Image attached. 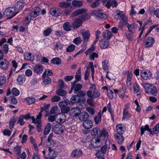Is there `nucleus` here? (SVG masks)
I'll return each instance as SVG.
<instances>
[{"mask_svg":"<svg viewBox=\"0 0 159 159\" xmlns=\"http://www.w3.org/2000/svg\"><path fill=\"white\" fill-rule=\"evenodd\" d=\"M147 130L151 134H157L159 133V124L157 123L156 125L153 129L152 131L151 129L149 128L148 125H146L144 127L142 126L141 127V134L142 135L144 133V131Z\"/></svg>","mask_w":159,"mask_h":159,"instance_id":"obj_1","label":"nucleus"},{"mask_svg":"<svg viewBox=\"0 0 159 159\" xmlns=\"http://www.w3.org/2000/svg\"><path fill=\"white\" fill-rule=\"evenodd\" d=\"M91 15L97 18L100 20H104L107 19V15L101 11L100 9L98 10H93L91 12Z\"/></svg>","mask_w":159,"mask_h":159,"instance_id":"obj_2","label":"nucleus"},{"mask_svg":"<svg viewBox=\"0 0 159 159\" xmlns=\"http://www.w3.org/2000/svg\"><path fill=\"white\" fill-rule=\"evenodd\" d=\"M18 12V10H16L12 7H10L7 8L4 11V14L7 16H9L11 18L15 16Z\"/></svg>","mask_w":159,"mask_h":159,"instance_id":"obj_3","label":"nucleus"},{"mask_svg":"<svg viewBox=\"0 0 159 159\" xmlns=\"http://www.w3.org/2000/svg\"><path fill=\"white\" fill-rule=\"evenodd\" d=\"M65 129V126L61 124H57L52 128V129L54 132L57 134H62L63 133Z\"/></svg>","mask_w":159,"mask_h":159,"instance_id":"obj_4","label":"nucleus"},{"mask_svg":"<svg viewBox=\"0 0 159 159\" xmlns=\"http://www.w3.org/2000/svg\"><path fill=\"white\" fill-rule=\"evenodd\" d=\"M101 143L100 139L98 138H93L91 141L90 147L91 148H98L101 146Z\"/></svg>","mask_w":159,"mask_h":159,"instance_id":"obj_5","label":"nucleus"},{"mask_svg":"<svg viewBox=\"0 0 159 159\" xmlns=\"http://www.w3.org/2000/svg\"><path fill=\"white\" fill-rule=\"evenodd\" d=\"M80 33L82 36L84 42H87L89 41L90 36L89 31V30L86 31L84 30H80Z\"/></svg>","mask_w":159,"mask_h":159,"instance_id":"obj_6","label":"nucleus"},{"mask_svg":"<svg viewBox=\"0 0 159 159\" xmlns=\"http://www.w3.org/2000/svg\"><path fill=\"white\" fill-rule=\"evenodd\" d=\"M140 75L141 77L143 79L147 80L151 77L152 73L149 70L145 69L141 71Z\"/></svg>","mask_w":159,"mask_h":159,"instance_id":"obj_7","label":"nucleus"},{"mask_svg":"<svg viewBox=\"0 0 159 159\" xmlns=\"http://www.w3.org/2000/svg\"><path fill=\"white\" fill-rule=\"evenodd\" d=\"M40 8L38 7H35L32 9L31 12L29 14L30 18H35L37 17L39 13Z\"/></svg>","mask_w":159,"mask_h":159,"instance_id":"obj_8","label":"nucleus"},{"mask_svg":"<svg viewBox=\"0 0 159 159\" xmlns=\"http://www.w3.org/2000/svg\"><path fill=\"white\" fill-rule=\"evenodd\" d=\"M49 11L52 15L55 17L60 16L61 14V10L59 9L52 8L50 9Z\"/></svg>","mask_w":159,"mask_h":159,"instance_id":"obj_9","label":"nucleus"},{"mask_svg":"<svg viewBox=\"0 0 159 159\" xmlns=\"http://www.w3.org/2000/svg\"><path fill=\"white\" fill-rule=\"evenodd\" d=\"M125 23L126 24V26L129 31L132 33H134L137 29V25L135 23L129 24L126 20L125 21Z\"/></svg>","mask_w":159,"mask_h":159,"instance_id":"obj_10","label":"nucleus"},{"mask_svg":"<svg viewBox=\"0 0 159 159\" xmlns=\"http://www.w3.org/2000/svg\"><path fill=\"white\" fill-rule=\"evenodd\" d=\"M154 42L155 40L153 38L150 37H148L145 41V47L147 48L152 47Z\"/></svg>","mask_w":159,"mask_h":159,"instance_id":"obj_11","label":"nucleus"},{"mask_svg":"<svg viewBox=\"0 0 159 159\" xmlns=\"http://www.w3.org/2000/svg\"><path fill=\"white\" fill-rule=\"evenodd\" d=\"M81 111L78 107H75L72 108L70 111V114L72 116L76 117L79 116Z\"/></svg>","mask_w":159,"mask_h":159,"instance_id":"obj_12","label":"nucleus"},{"mask_svg":"<svg viewBox=\"0 0 159 159\" xmlns=\"http://www.w3.org/2000/svg\"><path fill=\"white\" fill-rule=\"evenodd\" d=\"M47 70H46L42 75L43 82L45 84H50L51 82V79L47 76Z\"/></svg>","mask_w":159,"mask_h":159,"instance_id":"obj_13","label":"nucleus"},{"mask_svg":"<svg viewBox=\"0 0 159 159\" xmlns=\"http://www.w3.org/2000/svg\"><path fill=\"white\" fill-rule=\"evenodd\" d=\"M0 60V68L3 70H6L8 68L9 62L6 59H2Z\"/></svg>","mask_w":159,"mask_h":159,"instance_id":"obj_14","label":"nucleus"},{"mask_svg":"<svg viewBox=\"0 0 159 159\" xmlns=\"http://www.w3.org/2000/svg\"><path fill=\"white\" fill-rule=\"evenodd\" d=\"M118 3L116 0H112L108 1L105 6L108 8H109L111 6L113 7H116Z\"/></svg>","mask_w":159,"mask_h":159,"instance_id":"obj_15","label":"nucleus"},{"mask_svg":"<svg viewBox=\"0 0 159 159\" xmlns=\"http://www.w3.org/2000/svg\"><path fill=\"white\" fill-rule=\"evenodd\" d=\"M76 81H74L71 83V88L70 89H81L82 85L81 84H78Z\"/></svg>","mask_w":159,"mask_h":159,"instance_id":"obj_16","label":"nucleus"},{"mask_svg":"<svg viewBox=\"0 0 159 159\" xmlns=\"http://www.w3.org/2000/svg\"><path fill=\"white\" fill-rule=\"evenodd\" d=\"M78 116L80 120L84 121L87 120V119L89 118V115L86 112H83L80 113Z\"/></svg>","mask_w":159,"mask_h":159,"instance_id":"obj_17","label":"nucleus"},{"mask_svg":"<svg viewBox=\"0 0 159 159\" xmlns=\"http://www.w3.org/2000/svg\"><path fill=\"white\" fill-rule=\"evenodd\" d=\"M24 59L25 60L30 61H33L34 60V57L31 53L27 52L24 55Z\"/></svg>","mask_w":159,"mask_h":159,"instance_id":"obj_18","label":"nucleus"},{"mask_svg":"<svg viewBox=\"0 0 159 159\" xmlns=\"http://www.w3.org/2000/svg\"><path fill=\"white\" fill-rule=\"evenodd\" d=\"M34 71L37 74L41 73L43 70V66L41 65H37L33 68Z\"/></svg>","mask_w":159,"mask_h":159,"instance_id":"obj_19","label":"nucleus"},{"mask_svg":"<svg viewBox=\"0 0 159 159\" xmlns=\"http://www.w3.org/2000/svg\"><path fill=\"white\" fill-rule=\"evenodd\" d=\"M106 152V146H103L101 148L100 150H98L96 153V155L98 157L104 156Z\"/></svg>","mask_w":159,"mask_h":159,"instance_id":"obj_20","label":"nucleus"},{"mask_svg":"<svg viewBox=\"0 0 159 159\" xmlns=\"http://www.w3.org/2000/svg\"><path fill=\"white\" fill-rule=\"evenodd\" d=\"M83 125L85 128L89 129L92 127L93 124L92 121L91 120H89L84 121Z\"/></svg>","mask_w":159,"mask_h":159,"instance_id":"obj_21","label":"nucleus"},{"mask_svg":"<svg viewBox=\"0 0 159 159\" xmlns=\"http://www.w3.org/2000/svg\"><path fill=\"white\" fill-rule=\"evenodd\" d=\"M109 41L107 39H104L100 41V46L101 48H107L109 45Z\"/></svg>","mask_w":159,"mask_h":159,"instance_id":"obj_22","label":"nucleus"},{"mask_svg":"<svg viewBox=\"0 0 159 159\" xmlns=\"http://www.w3.org/2000/svg\"><path fill=\"white\" fill-rule=\"evenodd\" d=\"M25 76L24 75H19L17 77L16 80L19 85H22L25 82Z\"/></svg>","mask_w":159,"mask_h":159,"instance_id":"obj_23","label":"nucleus"},{"mask_svg":"<svg viewBox=\"0 0 159 159\" xmlns=\"http://www.w3.org/2000/svg\"><path fill=\"white\" fill-rule=\"evenodd\" d=\"M86 9L85 8H81L78 9L74 11L72 13V16H75L80 14H81L84 13L86 11Z\"/></svg>","mask_w":159,"mask_h":159,"instance_id":"obj_24","label":"nucleus"},{"mask_svg":"<svg viewBox=\"0 0 159 159\" xmlns=\"http://www.w3.org/2000/svg\"><path fill=\"white\" fill-rule=\"evenodd\" d=\"M142 85L145 89H157V88L152 84L148 83H143Z\"/></svg>","mask_w":159,"mask_h":159,"instance_id":"obj_25","label":"nucleus"},{"mask_svg":"<svg viewBox=\"0 0 159 159\" xmlns=\"http://www.w3.org/2000/svg\"><path fill=\"white\" fill-rule=\"evenodd\" d=\"M116 130L118 135H121L124 133V131L121 124L117 125L116 127Z\"/></svg>","mask_w":159,"mask_h":159,"instance_id":"obj_26","label":"nucleus"},{"mask_svg":"<svg viewBox=\"0 0 159 159\" xmlns=\"http://www.w3.org/2000/svg\"><path fill=\"white\" fill-rule=\"evenodd\" d=\"M82 152L80 150H76L73 151L71 153L72 156L73 157H78L81 156Z\"/></svg>","mask_w":159,"mask_h":159,"instance_id":"obj_27","label":"nucleus"},{"mask_svg":"<svg viewBox=\"0 0 159 159\" xmlns=\"http://www.w3.org/2000/svg\"><path fill=\"white\" fill-rule=\"evenodd\" d=\"M70 104V102L68 100L61 101L58 103V105L60 108L68 106V105Z\"/></svg>","mask_w":159,"mask_h":159,"instance_id":"obj_28","label":"nucleus"},{"mask_svg":"<svg viewBox=\"0 0 159 159\" xmlns=\"http://www.w3.org/2000/svg\"><path fill=\"white\" fill-rule=\"evenodd\" d=\"M114 137L116 140L119 144H122L124 140V138L121 135L116 134L115 135Z\"/></svg>","mask_w":159,"mask_h":159,"instance_id":"obj_29","label":"nucleus"},{"mask_svg":"<svg viewBox=\"0 0 159 159\" xmlns=\"http://www.w3.org/2000/svg\"><path fill=\"white\" fill-rule=\"evenodd\" d=\"M114 91L116 95L118 93L120 98L123 99L124 97L126 90H114Z\"/></svg>","mask_w":159,"mask_h":159,"instance_id":"obj_30","label":"nucleus"},{"mask_svg":"<svg viewBox=\"0 0 159 159\" xmlns=\"http://www.w3.org/2000/svg\"><path fill=\"white\" fill-rule=\"evenodd\" d=\"M70 5V3L68 2H59L58 6L61 8H67L69 7Z\"/></svg>","mask_w":159,"mask_h":159,"instance_id":"obj_31","label":"nucleus"},{"mask_svg":"<svg viewBox=\"0 0 159 159\" xmlns=\"http://www.w3.org/2000/svg\"><path fill=\"white\" fill-rule=\"evenodd\" d=\"M102 35L107 40L110 39L112 36L111 32L108 30L103 32Z\"/></svg>","mask_w":159,"mask_h":159,"instance_id":"obj_32","label":"nucleus"},{"mask_svg":"<svg viewBox=\"0 0 159 159\" xmlns=\"http://www.w3.org/2000/svg\"><path fill=\"white\" fill-rule=\"evenodd\" d=\"M25 3L21 1H19L17 2L15 5V9L16 10L21 9L23 7Z\"/></svg>","mask_w":159,"mask_h":159,"instance_id":"obj_33","label":"nucleus"},{"mask_svg":"<svg viewBox=\"0 0 159 159\" xmlns=\"http://www.w3.org/2000/svg\"><path fill=\"white\" fill-rule=\"evenodd\" d=\"M51 62L53 64L58 65L61 64V61L59 57H55L51 60Z\"/></svg>","mask_w":159,"mask_h":159,"instance_id":"obj_34","label":"nucleus"},{"mask_svg":"<svg viewBox=\"0 0 159 159\" xmlns=\"http://www.w3.org/2000/svg\"><path fill=\"white\" fill-rule=\"evenodd\" d=\"M50 106V104H46L44 105V106L43 107H42L41 108L40 111L41 112H43V111H44L45 112L47 113L45 114V116H48L47 113L49 112V108Z\"/></svg>","mask_w":159,"mask_h":159,"instance_id":"obj_35","label":"nucleus"},{"mask_svg":"<svg viewBox=\"0 0 159 159\" xmlns=\"http://www.w3.org/2000/svg\"><path fill=\"white\" fill-rule=\"evenodd\" d=\"M72 4L73 6L75 7H80L83 6V3L80 1L74 0L72 1Z\"/></svg>","mask_w":159,"mask_h":159,"instance_id":"obj_36","label":"nucleus"},{"mask_svg":"<svg viewBox=\"0 0 159 159\" xmlns=\"http://www.w3.org/2000/svg\"><path fill=\"white\" fill-rule=\"evenodd\" d=\"M132 77V75L131 73H129L127 75V80H126V84L127 86L130 87L131 86V79Z\"/></svg>","mask_w":159,"mask_h":159,"instance_id":"obj_37","label":"nucleus"},{"mask_svg":"<svg viewBox=\"0 0 159 159\" xmlns=\"http://www.w3.org/2000/svg\"><path fill=\"white\" fill-rule=\"evenodd\" d=\"M63 28L64 30L65 31H69L71 29L72 26L70 23L66 22L63 24Z\"/></svg>","mask_w":159,"mask_h":159,"instance_id":"obj_38","label":"nucleus"},{"mask_svg":"<svg viewBox=\"0 0 159 159\" xmlns=\"http://www.w3.org/2000/svg\"><path fill=\"white\" fill-rule=\"evenodd\" d=\"M82 23V21L80 19H78L75 20L73 23L74 28H76L80 27Z\"/></svg>","mask_w":159,"mask_h":159,"instance_id":"obj_39","label":"nucleus"},{"mask_svg":"<svg viewBox=\"0 0 159 159\" xmlns=\"http://www.w3.org/2000/svg\"><path fill=\"white\" fill-rule=\"evenodd\" d=\"M80 98L79 96L75 95L71 97L70 99V102L72 103H75L80 101Z\"/></svg>","mask_w":159,"mask_h":159,"instance_id":"obj_40","label":"nucleus"},{"mask_svg":"<svg viewBox=\"0 0 159 159\" xmlns=\"http://www.w3.org/2000/svg\"><path fill=\"white\" fill-rule=\"evenodd\" d=\"M102 113L101 112H99L98 115L96 116L94 118V120L96 124H98L100 122L101 119Z\"/></svg>","mask_w":159,"mask_h":159,"instance_id":"obj_41","label":"nucleus"},{"mask_svg":"<svg viewBox=\"0 0 159 159\" xmlns=\"http://www.w3.org/2000/svg\"><path fill=\"white\" fill-rule=\"evenodd\" d=\"M51 129V125L48 123L46 125L43 131V134L44 135H47Z\"/></svg>","mask_w":159,"mask_h":159,"instance_id":"obj_42","label":"nucleus"},{"mask_svg":"<svg viewBox=\"0 0 159 159\" xmlns=\"http://www.w3.org/2000/svg\"><path fill=\"white\" fill-rule=\"evenodd\" d=\"M6 78L3 76H0V88L2 87L6 83Z\"/></svg>","mask_w":159,"mask_h":159,"instance_id":"obj_43","label":"nucleus"},{"mask_svg":"<svg viewBox=\"0 0 159 159\" xmlns=\"http://www.w3.org/2000/svg\"><path fill=\"white\" fill-rule=\"evenodd\" d=\"M116 15H115V16H117V19H121L123 20H124L125 16L121 11H116Z\"/></svg>","mask_w":159,"mask_h":159,"instance_id":"obj_44","label":"nucleus"},{"mask_svg":"<svg viewBox=\"0 0 159 159\" xmlns=\"http://www.w3.org/2000/svg\"><path fill=\"white\" fill-rule=\"evenodd\" d=\"M25 100L27 102L28 105H30L34 103L36 101L35 99L32 98L28 97L26 98Z\"/></svg>","mask_w":159,"mask_h":159,"instance_id":"obj_45","label":"nucleus"},{"mask_svg":"<svg viewBox=\"0 0 159 159\" xmlns=\"http://www.w3.org/2000/svg\"><path fill=\"white\" fill-rule=\"evenodd\" d=\"M56 93L59 96H64L66 94V92L65 90H57Z\"/></svg>","mask_w":159,"mask_h":159,"instance_id":"obj_46","label":"nucleus"},{"mask_svg":"<svg viewBox=\"0 0 159 159\" xmlns=\"http://www.w3.org/2000/svg\"><path fill=\"white\" fill-rule=\"evenodd\" d=\"M74 93L76 94V95L80 97H83L84 96V93L82 91V90H74Z\"/></svg>","mask_w":159,"mask_h":159,"instance_id":"obj_47","label":"nucleus"},{"mask_svg":"<svg viewBox=\"0 0 159 159\" xmlns=\"http://www.w3.org/2000/svg\"><path fill=\"white\" fill-rule=\"evenodd\" d=\"M145 92L149 95L156 96L157 93V90H145Z\"/></svg>","mask_w":159,"mask_h":159,"instance_id":"obj_48","label":"nucleus"},{"mask_svg":"<svg viewBox=\"0 0 159 159\" xmlns=\"http://www.w3.org/2000/svg\"><path fill=\"white\" fill-rule=\"evenodd\" d=\"M14 152L17 156H18L20 153V149L19 146H16L14 148Z\"/></svg>","mask_w":159,"mask_h":159,"instance_id":"obj_49","label":"nucleus"},{"mask_svg":"<svg viewBox=\"0 0 159 159\" xmlns=\"http://www.w3.org/2000/svg\"><path fill=\"white\" fill-rule=\"evenodd\" d=\"M99 135L100 137H103L105 138L106 137L108 136V134L104 129H103L100 131Z\"/></svg>","mask_w":159,"mask_h":159,"instance_id":"obj_50","label":"nucleus"},{"mask_svg":"<svg viewBox=\"0 0 159 159\" xmlns=\"http://www.w3.org/2000/svg\"><path fill=\"white\" fill-rule=\"evenodd\" d=\"M80 19L82 20L86 21L89 18V16L86 14H84L80 16Z\"/></svg>","mask_w":159,"mask_h":159,"instance_id":"obj_51","label":"nucleus"},{"mask_svg":"<svg viewBox=\"0 0 159 159\" xmlns=\"http://www.w3.org/2000/svg\"><path fill=\"white\" fill-rule=\"evenodd\" d=\"M99 129L98 128H94L91 131V134L93 136H96L98 135Z\"/></svg>","mask_w":159,"mask_h":159,"instance_id":"obj_52","label":"nucleus"},{"mask_svg":"<svg viewBox=\"0 0 159 159\" xmlns=\"http://www.w3.org/2000/svg\"><path fill=\"white\" fill-rule=\"evenodd\" d=\"M60 108L61 109V112L63 113H67L70 110V107L68 106Z\"/></svg>","mask_w":159,"mask_h":159,"instance_id":"obj_53","label":"nucleus"},{"mask_svg":"<svg viewBox=\"0 0 159 159\" xmlns=\"http://www.w3.org/2000/svg\"><path fill=\"white\" fill-rule=\"evenodd\" d=\"M82 41V39L80 37H79L75 38L73 41V42L76 45L80 44Z\"/></svg>","mask_w":159,"mask_h":159,"instance_id":"obj_54","label":"nucleus"},{"mask_svg":"<svg viewBox=\"0 0 159 159\" xmlns=\"http://www.w3.org/2000/svg\"><path fill=\"white\" fill-rule=\"evenodd\" d=\"M52 31L51 29L49 28L43 31V34L45 36H48Z\"/></svg>","mask_w":159,"mask_h":159,"instance_id":"obj_55","label":"nucleus"},{"mask_svg":"<svg viewBox=\"0 0 159 159\" xmlns=\"http://www.w3.org/2000/svg\"><path fill=\"white\" fill-rule=\"evenodd\" d=\"M75 48V46L74 44H70L67 48L66 51L67 52H72Z\"/></svg>","mask_w":159,"mask_h":159,"instance_id":"obj_56","label":"nucleus"},{"mask_svg":"<svg viewBox=\"0 0 159 159\" xmlns=\"http://www.w3.org/2000/svg\"><path fill=\"white\" fill-rule=\"evenodd\" d=\"M90 70L89 68L88 67L86 68L84 74V79L85 80H86L88 79L89 74Z\"/></svg>","mask_w":159,"mask_h":159,"instance_id":"obj_57","label":"nucleus"},{"mask_svg":"<svg viewBox=\"0 0 159 159\" xmlns=\"http://www.w3.org/2000/svg\"><path fill=\"white\" fill-rule=\"evenodd\" d=\"M61 100V98L57 96H54L51 98V101L52 102H58Z\"/></svg>","mask_w":159,"mask_h":159,"instance_id":"obj_58","label":"nucleus"},{"mask_svg":"<svg viewBox=\"0 0 159 159\" xmlns=\"http://www.w3.org/2000/svg\"><path fill=\"white\" fill-rule=\"evenodd\" d=\"M86 111L92 115H93L95 112V110L91 107H87L86 108Z\"/></svg>","mask_w":159,"mask_h":159,"instance_id":"obj_59","label":"nucleus"},{"mask_svg":"<svg viewBox=\"0 0 159 159\" xmlns=\"http://www.w3.org/2000/svg\"><path fill=\"white\" fill-rule=\"evenodd\" d=\"M107 95L110 99H112L113 97L114 92L112 90H107Z\"/></svg>","mask_w":159,"mask_h":159,"instance_id":"obj_60","label":"nucleus"},{"mask_svg":"<svg viewBox=\"0 0 159 159\" xmlns=\"http://www.w3.org/2000/svg\"><path fill=\"white\" fill-rule=\"evenodd\" d=\"M98 55V54L95 52L91 53L90 55V58L91 60H93L94 59V57L97 58Z\"/></svg>","mask_w":159,"mask_h":159,"instance_id":"obj_61","label":"nucleus"},{"mask_svg":"<svg viewBox=\"0 0 159 159\" xmlns=\"http://www.w3.org/2000/svg\"><path fill=\"white\" fill-rule=\"evenodd\" d=\"M11 131L8 129H4L3 133L4 135L9 136L11 135Z\"/></svg>","mask_w":159,"mask_h":159,"instance_id":"obj_62","label":"nucleus"},{"mask_svg":"<svg viewBox=\"0 0 159 159\" xmlns=\"http://www.w3.org/2000/svg\"><path fill=\"white\" fill-rule=\"evenodd\" d=\"M103 69L105 70H107L108 66L107 65V61H104L102 63Z\"/></svg>","mask_w":159,"mask_h":159,"instance_id":"obj_63","label":"nucleus"},{"mask_svg":"<svg viewBox=\"0 0 159 159\" xmlns=\"http://www.w3.org/2000/svg\"><path fill=\"white\" fill-rule=\"evenodd\" d=\"M74 77L73 76L67 75L64 77V79L65 81L68 82L71 80Z\"/></svg>","mask_w":159,"mask_h":159,"instance_id":"obj_64","label":"nucleus"}]
</instances>
